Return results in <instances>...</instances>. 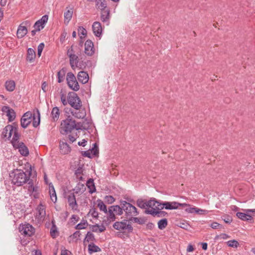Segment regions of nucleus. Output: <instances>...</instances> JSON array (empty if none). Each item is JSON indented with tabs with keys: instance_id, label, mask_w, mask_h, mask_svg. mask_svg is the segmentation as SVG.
I'll use <instances>...</instances> for the list:
<instances>
[{
	"instance_id": "nucleus-1",
	"label": "nucleus",
	"mask_w": 255,
	"mask_h": 255,
	"mask_svg": "<svg viewBox=\"0 0 255 255\" xmlns=\"http://www.w3.org/2000/svg\"><path fill=\"white\" fill-rule=\"evenodd\" d=\"M11 183L16 186H21L30 180L29 175L21 169H14L9 175Z\"/></svg>"
},
{
	"instance_id": "nucleus-2",
	"label": "nucleus",
	"mask_w": 255,
	"mask_h": 255,
	"mask_svg": "<svg viewBox=\"0 0 255 255\" xmlns=\"http://www.w3.org/2000/svg\"><path fill=\"white\" fill-rule=\"evenodd\" d=\"M74 129L78 130L80 128L76 124L75 121L70 118V116L61 122L60 128V133L61 134H67L70 133Z\"/></svg>"
},
{
	"instance_id": "nucleus-3",
	"label": "nucleus",
	"mask_w": 255,
	"mask_h": 255,
	"mask_svg": "<svg viewBox=\"0 0 255 255\" xmlns=\"http://www.w3.org/2000/svg\"><path fill=\"white\" fill-rule=\"evenodd\" d=\"M121 206L123 208L124 211L127 218L129 219L133 217H135L139 214L137 209L130 203L126 201H121Z\"/></svg>"
},
{
	"instance_id": "nucleus-4",
	"label": "nucleus",
	"mask_w": 255,
	"mask_h": 255,
	"mask_svg": "<svg viewBox=\"0 0 255 255\" xmlns=\"http://www.w3.org/2000/svg\"><path fill=\"white\" fill-rule=\"evenodd\" d=\"M68 102L69 105L76 110L82 107V102L78 95L74 92H69L68 95Z\"/></svg>"
},
{
	"instance_id": "nucleus-5",
	"label": "nucleus",
	"mask_w": 255,
	"mask_h": 255,
	"mask_svg": "<svg viewBox=\"0 0 255 255\" xmlns=\"http://www.w3.org/2000/svg\"><path fill=\"white\" fill-rule=\"evenodd\" d=\"M66 81L68 87L74 91H78L80 89V86L73 73L67 74Z\"/></svg>"
},
{
	"instance_id": "nucleus-6",
	"label": "nucleus",
	"mask_w": 255,
	"mask_h": 255,
	"mask_svg": "<svg viewBox=\"0 0 255 255\" xmlns=\"http://www.w3.org/2000/svg\"><path fill=\"white\" fill-rule=\"evenodd\" d=\"M19 232L25 236H31L34 233V228L29 224L20 225Z\"/></svg>"
},
{
	"instance_id": "nucleus-7",
	"label": "nucleus",
	"mask_w": 255,
	"mask_h": 255,
	"mask_svg": "<svg viewBox=\"0 0 255 255\" xmlns=\"http://www.w3.org/2000/svg\"><path fill=\"white\" fill-rule=\"evenodd\" d=\"M127 220H123L121 222H116L113 224V228L117 230L127 229L128 232H132L133 228L131 225L127 224Z\"/></svg>"
},
{
	"instance_id": "nucleus-8",
	"label": "nucleus",
	"mask_w": 255,
	"mask_h": 255,
	"mask_svg": "<svg viewBox=\"0 0 255 255\" xmlns=\"http://www.w3.org/2000/svg\"><path fill=\"white\" fill-rule=\"evenodd\" d=\"M65 197L67 199L69 206L73 210H76L78 207V204L74 193L69 191L65 194Z\"/></svg>"
},
{
	"instance_id": "nucleus-9",
	"label": "nucleus",
	"mask_w": 255,
	"mask_h": 255,
	"mask_svg": "<svg viewBox=\"0 0 255 255\" xmlns=\"http://www.w3.org/2000/svg\"><path fill=\"white\" fill-rule=\"evenodd\" d=\"M32 114L28 111L26 112L22 116L20 120L21 126L23 128H26L32 122Z\"/></svg>"
},
{
	"instance_id": "nucleus-10",
	"label": "nucleus",
	"mask_w": 255,
	"mask_h": 255,
	"mask_svg": "<svg viewBox=\"0 0 255 255\" xmlns=\"http://www.w3.org/2000/svg\"><path fill=\"white\" fill-rule=\"evenodd\" d=\"M163 205L165 206V208L167 210L177 209L179 207H184L189 206L186 203H180L177 202H164Z\"/></svg>"
},
{
	"instance_id": "nucleus-11",
	"label": "nucleus",
	"mask_w": 255,
	"mask_h": 255,
	"mask_svg": "<svg viewBox=\"0 0 255 255\" xmlns=\"http://www.w3.org/2000/svg\"><path fill=\"white\" fill-rule=\"evenodd\" d=\"M1 111L6 114L8 122H11L14 120L16 114L12 109L10 108L8 106H4L2 107Z\"/></svg>"
},
{
	"instance_id": "nucleus-12",
	"label": "nucleus",
	"mask_w": 255,
	"mask_h": 255,
	"mask_svg": "<svg viewBox=\"0 0 255 255\" xmlns=\"http://www.w3.org/2000/svg\"><path fill=\"white\" fill-rule=\"evenodd\" d=\"M59 148L61 153L62 154H67L70 152L71 149L69 144L67 143L65 139L60 140Z\"/></svg>"
},
{
	"instance_id": "nucleus-13",
	"label": "nucleus",
	"mask_w": 255,
	"mask_h": 255,
	"mask_svg": "<svg viewBox=\"0 0 255 255\" xmlns=\"http://www.w3.org/2000/svg\"><path fill=\"white\" fill-rule=\"evenodd\" d=\"M48 16L47 15H44L42 17L36 21L33 25V27L37 31H40L44 27L45 23L47 22Z\"/></svg>"
},
{
	"instance_id": "nucleus-14",
	"label": "nucleus",
	"mask_w": 255,
	"mask_h": 255,
	"mask_svg": "<svg viewBox=\"0 0 255 255\" xmlns=\"http://www.w3.org/2000/svg\"><path fill=\"white\" fill-rule=\"evenodd\" d=\"M95 52L94 43L91 40H87L85 43V53L88 56H92Z\"/></svg>"
},
{
	"instance_id": "nucleus-15",
	"label": "nucleus",
	"mask_w": 255,
	"mask_h": 255,
	"mask_svg": "<svg viewBox=\"0 0 255 255\" xmlns=\"http://www.w3.org/2000/svg\"><path fill=\"white\" fill-rule=\"evenodd\" d=\"M13 147L15 149H18L20 153L24 156H27L29 154V150L23 142L20 141V143Z\"/></svg>"
},
{
	"instance_id": "nucleus-16",
	"label": "nucleus",
	"mask_w": 255,
	"mask_h": 255,
	"mask_svg": "<svg viewBox=\"0 0 255 255\" xmlns=\"http://www.w3.org/2000/svg\"><path fill=\"white\" fill-rule=\"evenodd\" d=\"M100 19L104 23H106L107 25H109L110 19V10L109 8L101 10Z\"/></svg>"
},
{
	"instance_id": "nucleus-17",
	"label": "nucleus",
	"mask_w": 255,
	"mask_h": 255,
	"mask_svg": "<svg viewBox=\"0 0 255 255\" xmlns=\"http://www.w3.org/2000/svg\"><path fill=\"white\" fill-rule=\"evenodd\" d=\"M92 29L95 35L100 37L102 32V27L101 24L99 21H95L93 23Z\"/></svg>"
},
{
	"instance_id": "nucleus-18",
	"label": "nucleus",
	"mask_w": 255,
	"mask_h": 255,
	"mask_svg": "<svg viewBox=\"0 0 255 255\" xmlns=\"http://www.w3.org/2000/svg\"><path fill=\"white\" fill-rule=\"evenodd\" d=\"M78 81L82 84H86L88 82L89 77L87 72L81 71H80L77 75Z\"/></svg>"
},
{
	"instance_id": "nucleus-19",
	"label": "nucleus",
	"mask_w": 255,
	"mask_h": 255,
	"mask_svg": "<svg viewBox=\"0 0 255 255\" xmlns=\"http://www.w3.org/2000/svg\"><path fill=\"white\" fill-rule=\"evenodd\" d=\"M27 33V29L25 26L20 24L17 30V37L18 38H23Z\"/></svg>"
},
{
	"instance_id": "nucleus-20",
	"label": "nucleus",
	"mask_w": 255,
	"mask_h": 255,
	"mask_svg": "<svg viewBox=\"0 0 255 255\" xmlns=\"http://www.w3.org/2000/svg\"><path fill=\"white\" fill-rule=\"evenodd\" d=\"M20 137V134L18 132V129L17 128H15V131L13 133V136L10 141L11 143L12 144L13 147L15 146L18 143H20L19 141Z\"/></svg>"
},
{
	"instance_id": "nucleus-21",
	"label": "nucleus",
	"mask_w": 255,
	"mask_h": 255,
	"mask_svg": "<svg viewBox=\"0 0 255 255\" xmlns=\"http://www.w3.org/2000/svg\"><path fill=\"white\" fill-rule=\"evenodd\" d=\"M69 62L72 68L74 69L75 67L78 66V57L76 54H70L69 55Z\"/></svg>"
},
{
	"instance_id": "nucleus-22",
	"label": "nucleus",
	"mask_w": 255,
	"mask_h": 255,
	"mask_svg": "<svg viewBox=\"0 0 255 255\" xmlns=\"http://www.w3.org/2000/svg\"><path fill=\"white\" fill-rule=\"evenodd\" d=\"M36 57L35 51L31 48H29L27 49L26 60L27 61L32 62H33Z\"/></svg>"
},
{
	"instance_id": "nucleus-23",
	"label": "nucleus",
	"mask_w": 255,
	"mask_h": 255,
	"mask_svg": "<svg viewBox=\"0 0 255 255\" xmlns=\"http://www.w3.org/2000/svg\"><path fill=\"white\" fill-rule=\"evenodd\" d=\"M5 88L8 92H12L15 88V83L13 80H8L5 82Z\"/></svg>"
},
{
	"instance_id": "nucleus-24",
	"label": "nucleus",
	"mask_w": 255,
	"mask_h": 255,
	"mask_svg": "<svg viewBox=\"0 0 255 255\" xmlns=\"http://www.w3.org/2000/svg\"><path fill=\"white\" fill-rule=\"evenodd\" d=\"M96 5L97 8L101 10L108 8L106 0H96Z\"/></svg>"
},
{
	"instance_id": "nucleus-25",
	"label": "nucleus",
	"mask_w": 255,
	"mask_h": 255,
	"mask_svg": "<svg viewBox=\"0 0 255 255\" xmlns=\"http://www.w3.org/2000/svg\"><path fill=\"white\" fill-rule=\"evenodd\" d=\"M59 115L60 111L59 108L57 107L53 108L51 113V117L52 120L54 122L57 121L59 119Z\"/></svg>"
},
{
	"instance_id": "nucleus-26",
	"label": "nucleus",
	"mask_w": 255,
	"mask_h": 255,
	"mask_svg": "<svg viewBox=\"0 0 255 255\" xmlns=\"http://www.w3.org/2000/svg\"><path fill=\"white\" fill-rule=\"evenodd\" d=\"M66 73V68H62L60 71L57 72L58 82L59 83H62L65 79V76Z\"/></svg>"
},
{
	"instance_id": "nucleus-27",
	"label": "nucleus",
	"mask_w": 255,
	"mask_h": 255,
	"mask_svg": "<svg viewBox=\"0 0 255 255\" xmlns=\"http://www.w3.org/2000/svg\"><path fill=\"white\" fill-rule=\"evenodd\" d=\"M237 216L239 219L243 220V221H251L252 220V217L249 215V213H242V212H237L236 214Z\"/></svg>"
},
{
	"instance_id": "nucleus-28",
	"label": "nucleus",
	"mask_w": 255,
	"mask_h": 255,
	"mask_svg": "<svg viewBox=\"0 0 255 255\" xmlns=\"http://www.w3.org/2000/svg\"><path fill=\"white\" fill-rule=\"evenodd\" d=\"M49 187L51 200L53 202L55 203L57 201V196L54 186L51 183L49 184Z\"/></svg>"
},
{
	"instance_id": "nucleus-29",
	"label": "nucleus",
	"mask_w": 255,
	"mask_h": 255,
	"mask_svg": "<svg viewBox=\"0 0 255 255\" xmlns=\"http://www.w3.org/2000/svg\"><path fill=\"white\" fill-rule=\"evenodd\" d=\"M86 185L89 189V193L91 194L93 193L96 191V187L94 182V180L92 178H90L86 183Z\"/></svg>"
},
{
	"instance_id": "nucleus-30",
	"label": "nucleus",
	"mask_w": 255,
	"mask_h": 255,
	"mask_svg": "<svg viewBox=\"0 0 255 255\" xmlns=\"http://www.w3.org/2000/svg\"><path fill=\"white\" fill-rule=\"evenodd\" d=\"M37 211L38 212V216L40 218H44L46 215L45 207L42 204H40L37 208Z\"/></svg>"
},
{
	"instance_id": "nucleus-31",
	"label": "nucleus",
	"mask_w": 255,
	"mask_h": 255,
	"mask_svg": "<svg viewBox=\"0 0 255 255\" xmlns=\"http://www.w3.org/2000/svg\"><path fill=\"white\" fill-rule=\"evenodd\" d=\"M37 118L34 115L33 116H32V120H33L32 125L34 128H36L39 126V125L40 124V113L38 110H37Z\"/></svg>"
},
{
	"instance_id": "nucleus-32",
	"label": "nucleus",
	"mask_w": 255,
	"mask_h": 255,
	"mask_svg": "<svg viewBox=\"0 0 255 255\" xmlns=\"http://www.w3.org/2000/svg\"><path fill=\"white\" fill-rule=\"evenodd\" d=\"M101 249L95 245L94 243H91L88 246V251L90 254H92L93 253L99 252L101 251Z\"/></svg>"
},
{
	"instance_id": "nucleus-33",
	"label": "nucleus",
	"mask_w": 255,
	"mask_h": 255,
	"mask_svg": "<svg viewBox=\"0 0 255 255\" xmlns=\"http://www.w3.org/2000/svg\"><path fill=\"white\" fill-rule=\"evenodd\" d=\"M136 205L141 209H145L146 210L148 207L147 201L141 198L138 199L136 200Z\"/></svg>"
},
{
	"instance_id": "nucleus-34",
	"label": "nucleus",
	"mask_w": 255,
	"mask_h": 255,
	"mask_svg": "<svg viewBox=\"0 0 255 255\" xmlns=\"http://www.w3.org/2000/svg\"><path fill=\"white\" fill-rule=\"evenodd\" d=\"M111 208L116 213L117 215L121 216L123 214L124 210L122 206L119 205L111 206Z\"/></svg>"
},
{
	"instance_id": "nucleus-35",
	"label": "nucleus",
	"mask_w": 255,
	"mask_h": 255,
	"mask_svg": "<svg viewBox=\"0 0 255 255\" xmlns=\"http://www.w3.org/2000/svg\"><path fill=\"white\" fill-rule=\"evenodd\" d=\"M88 226V223L87 221L83 219L81 222L76 226L75 229L77 230L85 229Z\"/></svg>"
},
{
	"instance_id": "nucleus-36",
	"label": "nucleus",
	"mask_w": 255,
	"mask_h": 255,
	"mask_svg": "<svg viewBox=\"0 0 255 255\" xmlns=\"http://www.w3.org/2000/svg\"><path fill=\"white\" fill-rule=\"evenodd\" d=\"M97 206L99 208L100 210L103 211L105 213H108V210L107 206L104 204L103 201L101 199H98L97 201Z\"/></svg>"
},
{
	"instance_id": "nucleus-37",
	"label": "nucleus",
	"mask_w": 255,
	"mask_h": 255,
	"mask_svg": "<svg viewBox=\"0 0 255 255\" xmlns=\"http://www.w3.org/2000/svg\"><path fill=\"white\" fill-rule=\"evenodd\" d=\"M71 113L72 114V115L78 119H83L86 116V113L84 112V111H71Z\"/></svg>"
},
{
	"instance_id": "nucleus-38",
	"label": "nucleus",
	"mask_w": 255,
	"mask_h": 255,
	"mask_svg": "<svg viewBox=\"0 0 255 255\" xmlns=\"http://www.w3.org/2000/svg\"><path fill=\"white\" fill-rule=\"evenodd\" d=\"M167 220L166 218L162 219L159 220L157 223L158 228L160 230H163L167 226Z\"/></svg>"
},
{
	"instance_id": "nucleus-39",
	"label": "nucleus",
	"mask_w": 255,
	"mask_h": 255,
	"mask_svg": "<svg viewBox=\"0 0 255 255\" xmlns=\"http://www.w3.org/2000/svg\"><path fill=\"white\" fill-rule=\"evenodd\" d=\"M95 240L94 235L91 232H88L85 238V242H94Z\"/></svg>"
},
{
	"instance_id": "nucleus-40",
	"label": "nucleus",
	"mask_w": 255,
	"mask_h": 255,
	"mask_svg": "<svg viewBox=\"0 0 255 255\" xmlns=\"http://www.w3.org/2000/svg\"><path fill=\"white\" fill-rule=\"evenodd\" d=\"M108 213V219L110 221H114L116 219V217L115 214L114 213V211L112 208H111V206L109 208Z\"/></svg>"
},
{
	"instance_id": "nucleus-41",
	"label": "nucleus",
	"mask_w": 255,
	"mask_h": 255,
	"mask_svg": "<svg viewBox=\"0 0 255 255\" xmlns=\"http://www.w3.org/2000/svg\"><path fill=\"white\" fill-rule=\"evenodd\" d=\"M129 220L133 221L134 223H138L139 225L144 224L145 222V219L143 218H137L135 217H133L129 219Z\"/></svg>"
},
{
	"instance_id": "nucleus-42",
	"label": "nucleus",
	"mask_w": 255,
	"mask_h": 255,
	"mask_svg": "<svg viewBox=\"0 0 255 255\" xmlns=\"http://www.w3.org/2000/svg\"><path fill=\"white\" fill-rule=\"evenodd\" d=\"M73 15V10L72 9H69L64 13L65 20H67L68 22L71 19Z\"/></svg>"
},
{
	"instance_id": "nucleus-43",
	"label": "nucleus",
	"mask_w": 255,
	"mask_h": 255,
	"mask_svg": "<svg viewBox=\"0 0 255 255\" xmlns=\"http://www.w3.org/2000/svg\"><path fill=\"white\" fill-rule=\"evenodd\" d=\"M178 226L179 227H180L183 229L186 230H189V229L190 228L189 224L187 223V221H184V220L182 221H180L178 223Z\"/></svg>"
},
{
	"instance_id": "nucleus-44",
	"label": "nucleus",
	"mask_w": 255,
	"mask_h": 255,
	"mask_svg": "<svg viewBox=\"0 0 255 255\" xmlns=\"http://www.w3.org/2000/svg\"><path fill=\"white\" fill-rule=\"evenodd\" d=\"M227 245L230 247L237 248L239 246L238 242L235 240H232L226 242Z\"/></svg>"
},
{
	"instance_id": "nucleus-45",
	"label": "nucleus",
	"mask_w": 255,
	"mask_h": 255,
	"mask_svg": "<svg viewBox=\"0 0 255 255\" xmlns=\"http://www.w3.org/2000/svg\"><path fill=\"white\" fill-rule=\"evenodd\" d=\"M158 201L156 200L155 198L148 200L147 201V204L148 205L147 207L153 208V207H155L156 208Z\"/></svg>"
},
{
	"instance_id": "nucleus-46",
	"label": "nucleus",
	"mask_w": 255,
	"mask_h": 255,
	"mask_svg": "<svg viewBox=\"0 0 255 255\" xmlns=\"http://www.w3.org/2000/svg\"><path fill=\"white\" fill-rule=\"evenodd\" d=\"M28 190L29 191H32L33 192H36L38 191V187L37 186H34L32 183V180H30L28 181Z\"/></svg>"
},
{
	"instance_id": "nucleus-47",
	"label": "nucleus",
	"mask_w": 255,
	"mask_h": 255,
	"mask_svg": "<svg viewBox=\"0 0 255 255\" xmlns=\"http://www.w3.org/2000/svg\"><path fill=\"white\" fill-rule=\"evenodd\" d=\"M105 202L109 204H111L115 201V199L111 195H106L104 198Z\"/></svg>"
},
{
	"instance_id": "nucleus-48",
	"label": "nucleus",
	"mask_w": 255,
	"mask_h": 255,
	"mask_svg": "<svg viewBox=\"0 0 255 255\" xmlns=\"http://www.w3.org/2000/svg\"><path fill=\"white\" fill-rule=\"evenodd\" d=\"M88 214H91V215L94 218H98L99 216L98 212L95 208L91 209Z\"/></svg>"
},
{
	"instance_id": "nucleus-49",
	"label": "nucleus",
	"mask_w": 255,
	"mask_h": 255,
	"mask_svg": "<svg viewBox=\"0 0 255 255\" xmlns=\"http://www.w3.org/2000/svg\"><path fill=\"white\" fill-rule=\"evenodd\" d=\"M11 127V125H8L6 126L4 128L2 132V135L4 137H7V133L8 131H10V128Z\"/></svg>"
},
{
	"instance_id": "nucleus-50",
	"label": "nucleus",
	"mask_w": 255,
	"mask_h": 255,
	"mask_svg": "<svg viewBox=\"0 0 255 255\" xmlns=\"http://www.w3.org/2000/svg\"><path fill=\"white\" fill-rule=\"evenodd\" d=\"M157 211H155L154 209L152 208L151 210H145L144 213L146 214H150L153 216H157Z\"/></svg>"
},
{
	"instance_id": "nucleus-51",
	"label": "nucleus",
	"mask_w": 255,
	"mask_h": 255,
	"mask_svg": "<svg viewBox=\"0 0 255 255\" xmlns=\"http://www.w3.org/2000/svg\"><path fill=\"white\" fill-rule=\"evenodd\" d=\"M78 32L79 35L85 36L87 35V31L83 26H79L78 28Z\"/></svg>"
},
{
	"instance_id": "nucleus-52",
	"label": "nucleus",
	"mask_w": 255,
	"mask_h": 255,
	"mask_svg": "<svg viewBox=\"0 0 255 255\" xmlns=\"http://www.w3.org/2000/svg\"><path fill=\"white\" fill-rule=\"evenodd\" d=\"M44 47V43H41L39 44L37 48V55L38 57H40L41 55V53L42 52V50Z\"/></svg>"
},
{
	"instance_id": "nucleus-53",
	"label": "nucleus",
	"mask_w": 255,
	"mask_h": 255,
	"mask_svg": "<svg viewBox=\"0 0 255 255\" xmlns=\"http://www.w3.org/2000/svg\"><path fill=\"white\" fill-rule=\"evenodd\" d=\"M93 147L91 149V152L94 155H96L99 153L98 146L96 143L93 144Z\"/></svg>"
},
{
	"instance_id": "nucleus-54",
	"label": "nucleus",
	"mask_w": 255,
	"mask_h": 255,
	"mask_svg": "<svg viewBox=\"0 0 255 255\" xmlns=\"http://www.w3.org/2000/svg\"><path fill=\"white\" fill-rule=\"evenodd\" d=\"M56 233H57L56 227L55 225H53L50 229V235L52 238L55 237Z\"/></svg>"
},
{
	"instance_id": "nucleus-55",
	"label": "nucleus",
	"mask_w": 255,
	"mask_h": 255,
	"mask_svg": "<svg viewBox=\"0 0 255 255\" xmlns=\"http://www.w3.org/2000/svg\"><path fill=\"white\" fill-rule=\"evenodd\" d=\"M15 128H17L15 127H14L13 126H11V127L10 128V131H8V132L7 133V138L8 139H9L10 138V137H11L12 133L14 132Z\"/></svg>"
},
{
	"instance_id": "nucleus-56",
	"label": "nucleus",
	"mask_w": 255,
	"mask_h": 255,
	"mask_svg": "<svg viewBox=\"0 0 255 255\" xmlns=\"http://www.w3.org/2000/svg\"><path fill=\"white\" fill-rule=\"evenodd\" d=\"M81 235V233L80 231H77L74 232L73 235H72L70 237H72L73 239L78 240L79 239Z\"/></svg>"
},
{
	"instance_id": "nucleus-57",
	"label": "nucleus",
	"mask_w": 255,
	"mask_h": 255,
	"mask_svg": "<svg viewBox=\"0 0 255 255\" xmlns=\"http://www.w3.org/2000/svg\"><path fill=\"white\" fill-rule=\"evenodd\" d=\"M210 227L213 229H216L222 228L221 224H218L216 222H214L210 225Z\"/></svg>"
},
{
	"instance_id": "nucleus-58",
	"label": "nucleus",
	"mask_w": 255,
	"mask_h": 255,
	"mask_svg": "<svg viewBox=\"0 0 255 255\" xmlns=\"http://www.w3.org/2000/svg\"><path fill=\"white\" fill-rule=\"evenodd\" d=\"M91 231L93 232H99V225L98 224H96L94 225H90Z\"/></svg>"
},
{
	"instance_id": "nucleus-59",
	"label": "nucleus",
	"mask_w": 255,
	"mask_h": 255,
	"mask_svg": "<svg viewBox=\"0 0 255 255\" xmlns=\"http://www.w3.org/2000/svg\"><path fill=\"white\" fill-rule=\"evenodd\" d=\"M208 211L206 210L200 209L198 208H196V213L199 215H204L208 213Z\"/></svg>"
},
{
	"instance_id": "nucleus-60",
	"label": "nucleus",
	"mask_w": 255,
	"mask_h": 255,
	"mask_svg": "<svg viewBox=\"0 0 255 255\" xmlns=\"http://www.w3.org/2000/svg\"><path fill=\"white\" fill-rule=\"evenodd\" d=\"M61 101L64 106L66 105L68 103V100H66V96L63 94H61Z\"/></svg>"
},
{
	"instance_id": "nucleus-61",
	"label": "nucleus",
	"mask_w": 255,
	"mask_h": 255,
	"mask_svg": "<svg viewBox=\"0 0 255 255\" xmlns=\"http://www.w3.org/2000/svg\"><path fill=\"white\" fill-rule=\"evenodd\" d=\"M167 215V213L165 211H158L157 213V216L158 217H164Z\"/></svg>"
},
{
	"instance_id": "nucleus-62",
	"label": "nucleus",
	"mask_w": 255,
	"mask_h": 255,
	"mask_svg": "<svg viewBox=\"0 0 255 255\" xmlns=\"http://www.w3.org/2000/svg\"><path fill=\"white\" fill-rule=\"evenodd\" d=\"M82 154L83 156H84L85 157H89V158H91L92 157L91 153L90 152V150H87V151H82Z\"/></svg>"
},
{
	"instance_id": "nucleus-63",
	"label": "nucleus",
	"mask_w": 255,
	"mask_h": 255,
	"mask_svg": "<svg viewBox=\"0 0 255 255\" xmlns=\"http://www.w3.org/2000/svg\"><path fill=\"white\" fill-rule=\"evenodd\" d=\"M196 207H189L185 209V211L190 213H196Z\"/></svg>"
},
{
	"instance_id": "nucleus-64",
	"label": "nucleus",
	"mask_w": 255,
	"mask_h": 255,
	"mask_svg": "<svg viewBox=\"0 0 255 255\" xmlns=\"http://www.w3.org/2000/svg\"><path fill=\"white\" fill-rule=\"evenodd\" d=\"M83 172L82 169L81 167H79L75 171V174L76 175L77 178H78V176H80Z\"/></svg>"
}]
</instances>
